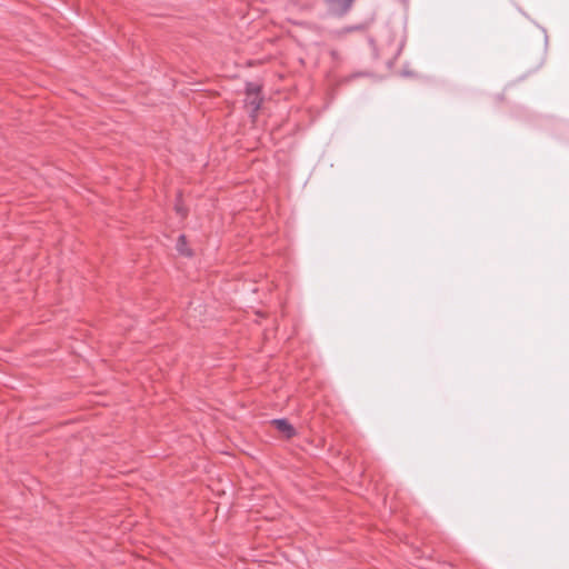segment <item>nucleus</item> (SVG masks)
I'll return each instance as SVG.
<instances>
[{"label":"nucleus","mask_w":569,"mask_h":569,"mask_svg":"<svg viewBox=\"0 0 569 569\" xmlns=\"http://www.w3.org/2000/svg\"><path fill=\"white\" fill-rule=\"evenodd\" d=\"M356 0H323L330 16L342 18L352 8Z\"/></svg>","instance_id":"obj_1"},{"label":"nucleus","mask_w":569,"mask_h":569,"mask_svg":"<svg viewBox=\"0 0 569 569\" xmlns=\"http://www.w3.org/2000/svg\"><path fill=\"white\" fill-rule=\"evenodd\" d=\"M271 422L287 439L296 436L295 427L286 418L273 419Z\"/></svg>","instance_id":"obj_2"},{"label":"nucleus","mask_w":569,"mask_h":569,"mask_svg":"<svg viewBox=\"0 0 569 569\" xmlns=\"http://www.w3.org/2000/svg\"><path fill=\"white\" fill-rule=\"evenodd\" d=\"M177 250L184 256H191V251L187 248V240L183 234H180L177 241Z\"/></svg>","instance_id":"obj_3"},{"label":"nucleus","mask_w":569,"mask_h":569,"mask_svg":"<svg viewBox=\"0 0 569 569\" xmlns=\"http://www.w3.org/2000/svg\"><path fill=\"white\" fill-rule=\"evenodd\" d=\"M246 93L248 98H251V96H259L260 93V86L253 82H248L246 84Z\"/></svg>","instance_id":"obj_4"},{"label":"nucleus","mask_w":569,"mask_h":569,"mask_svg":"<svg viewBox=\"0 0 569 569\" xmlns=\"http://www.w3.org/2000/svg\"><path fill=\"white\" fill-rule=\"evenodd\" d=\"M249 103L252 106L253 111H257L261 106V98L259 96H251Z\"/></svg>","instance_id":"obj_5"},{"label":"nucleus","mask_w":569,"mask_h":569,"mask_svg":"<svg viewBox=\"0 0 569 569\" xmlns=\"http://www.w3.org/2000/svg\"><path fill=\"white\" fill-rule=\"evenodd\" d=\"M176 211L182 217L186 216V211L179 202L176 204Z\"/></svg>","instance_id":"obj_6"},{"label":"nucleus","mask_w":569,"mask_h":569,"mask_svg":"<svg viewBox=\"0 0 569 569\" xmlns=\"http://www.w3.org/2000/svg\"><path fill=\"white\" fill-rule=\"evenodd\" d=\"M357 29H358V27H350V28L347 29V31H353V30H357Z\"/></svg>","instance_id":"obj_7"}]
</instances>
